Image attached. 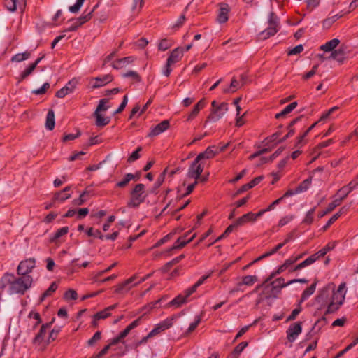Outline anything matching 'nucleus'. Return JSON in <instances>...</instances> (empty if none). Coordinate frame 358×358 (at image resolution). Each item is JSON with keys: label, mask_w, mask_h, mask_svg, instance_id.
Masks as SVG:
<instances>
[{"label": "nucleus", "mask_w": 358, "mask_h": 358, "mask_svg": "<svg viewBox=\"0 0 358 358\" xmlns=\"http://www.w3.org/2000/svg\"><path fill=\"white\" fill-rule=\"evenodd\" d=\"M345 55L344 49L340 48L332 51L329 58L336 60L338 62H343L345 59Z\"/></svg>", "instance_id": "nucleus-24"}, {"label": "nucleus", "mask_w": 358, "mask_h": 358, "mask_svg": "<svg viewBox=\"0 0 358 358\" xmlns=\"http://www.w3.org/2000/svg\"><path fill=\"white\" fill-rule=\"evenodd\" d=\"M113 78L110 74L103 75L96 78H93L90 80V85L92 89L99 88L112 82Z\"/></svg>", "instance_id": "nucleus-9"}, {"label": "nucleus", "mask_w": 358, "mask_h": 358, "mask_svg": "<svg viewBox=\"0 0 358 358\" xmlns=\"http://www.w3.org/2000/svg\"><path fill=\"white\" fill-rule=\"evenodd\" d=\"M87 234L89 236H94V237H97L99 238V239L101 240H103L105 237V236H103L101 231L99 230H96L94 231V229L92 227H90L87 231Z\"/></svg>", "instance_id": "nucleus-49"}, {"label": "nucleus", "mask_w": 358, "mask_h": 358, "mask_svg": "<svg viewBox=\"0 0 358 358\" xmlns=\"http://www.w3.org/2000/svg\"><path fill=\"white\" fill-rule=\"evenodd\" d=\"M29 318H33L36 320V322L34 324V328H36V327L38 326L41 322L39 313L35 311H31L29 313Z\"/></svg>", "instance_id": "nucleus-52"}, {"label": "nucleus", "mask_w": 358, "mask_h": 358, "mask_svg": "<svg viewBox=\"0 0 358 358\" xmlns=\"http://www.w3.org/2000/svg\"><path fill=\"white\" fill-rule=\"evenodd\" d=\"M35 66L30 64L23 72L21 73V79L23 80L29 76L35 69Z\"/></svg>", "instance_id": "nucleus-56"}, {"label": "nucleus", "mask_w": 358, "mask_h": 358, "mask_svg": "<svg viewBox=\"0 0 358 358\" xmlns=\"http://www.w3.org/2000/svg\"><path fill=\"white\" fill-rule=\"evenodd\" d=\"M346 293L345 282L341 283L336 290L334 283H329L318 292L315 304L318 305L319 309L327 308L325 314L334 313L343 304Z\"/></svg>", "instance_id": "nucleus-1"}, {"label": "nucleus", "mask_w": 358, "mask_h": 358, "mask_svg": "<svg viewBox=\"0 0 358 358\" xmlns=\"http://www.w3.org/2000/svg\"><path fill=\"white\" fill-rule=\"evenodd\" d=\"M110 315V313L105 308L103 310L95 315V320L106 319Z\"/></svg>", "instance_id": "nucleus-59"}, {"label": "nucleus", "mask_w": 358, "mask_h": 358, "mask_svg": "<svg viewBox=\"0 0 358 358\" xmlns=\"http://www.w3.org/2000/svg\"><path fill=\"white\" fill-rule=\"evenodd\" d=\"M294 216L293 215H286L283 217H282L279 222L278 226L279 227H282L287 224H288L289 222H291L294 219Z\"/></svg>", "instance_id": "nucleus-50"}, {"label": "nucleus", "mask_w": 358, "mask_h": 358, "mask_svg": "<svg viewBox=\"0 0 358 358\" xmlns=\"http://www.w3.org/2000/svg\"><path fill=\"white\" fill-rule=\"evenodd\" d=\"M78 85V80L76 79H72L68 82V83L65 85V87H68L70 92H73L76 89Z\"/></svg>", "instance_id": "nucleus-63"}, {"label": "nucleus", "mask_w": 358, "mask_h": 358, "mask_svg": "<svg viewBox=\"0 0 358 358\" xmlns=\"http://www.w3.org/2000/svg\"><path fill=\"white\" fill-rule=\"evenodd\" d=\"M50 88L49 83H45L43 86L38 89L32 91V93L36 95L45 94L48 89Z\"/></svg>", "instance_id": "nucleus-53"}, {"label": "nucleus", "mask_w": 358, "mask_h": 358, "mask_svg": "<svg viewBox=\"0 0 358 358\" xmlns=\"http://www.w3.org/2000/svg\"><path fill=\"white\" fill-rule=\"evenodd\" d=\"M199 162V161L194 159V161L192 163L187 174V178H192L196 181L200 178V176L203 171V166Z\"/></svg>", "instance_id": "nucleus-7"}, {"label": "nucleus", "mask_w": 358, "mask_h": 358, "mask_svg": "<svg viewBox=\"0 0 358 358\" xmlns=\"http://www.w3.org/2000/svg\"><path fill=\"white\" fill-rule=\"evenodd\" d=\"M302 332V322H297L292 324L286 331L287 338L290 343L296 341L299 334Z\"/></svg>", "instance_id": "nucleus-6"}, {"label": "nucleus", "mask_w": 358, "mask_h": 358, "mask_svg": "<svg viewBox=\"0 0 358 358\" xmlns=\"http://www.w3.org/2000/svg\"><path fill=\"white\" fill-rule=\"evenodd\" d=\"M297 102H292L289 105L287 106L280 113L275 115L276 119L285 117L287 115L290 113L297 106Z\"/></svg>", "instance_id": "nucleus-26"}, {"label": "nucleus", "mask_w": 358, "mask_h": 358, "mask_svg": "<svg viewBox=\"0 0 358 358\" xmlns=\"http://www.w3.org/2000/svg\"><path fill=\"white\" fill-rule=\"evenodd\" d=\"M69 231L68 227H64L57 230V231L55 234V238H59L64 235H66Z\"/></svg>", "instance_id": "nucleus-62"}, {"label": "nucleus", "mask_w": 358, "mask_h": 358, "mask_svg": "<svg viewBox=\"0 0 358 358\" xmlns=\"http://www.w3.org/2000/svg\"><path fill=\"white\" fill-rule=\"evenodd\" d=\"M26 0H6L5 6L10 12H14L17 8L21 12H23L26 7Z\"/></svg>", "instance_id": "nucleus-14"}, {"label": "nucleus", "mask_w": 358, "mask_h": 358, "mask_svg": "<svg viewBox=\"0 0 358 358\" xmlns=\"http://www.w3.org/2000/svg\"><path fill=\"white\" fill-rule=\"evenodd\" d=\"M141 150V148L138 147L136 151H134L128 158V162L131 163L138 159L140 157L139 152Z\"/></svg>", "instance_id": "nucleus-58"}, {"label": "nucleus", "mask_w": 358, "mask_h": 358, "mask_svg": "<svg viewBox=\"0 0 358 358\" xmlns=\"http://www.w3.org/2000/svg\"><path fill=\"white\" fill-rule=\"evenodd\" d=\"M94 117H96V124L98 127H104L110 122V119L105 117L101 113H94Z\"/></svg>", "instance_id": "nucleus-32"}, {"label": "nucleus", "mask_w": 358, "mask_h": 358, "mask_svg": "<svg viewBox=\"0 0 358 358\" xmlns=\"http://www.w3.org/2000/svg\"><path fill=\"white\" fill-rule=\"evenodd\" d=\"M123 77L124 78H131L133 80L139 82L141 81V78L138 73L134 71H129L123 74Z\"/></svg>", "instance_id": "nucleus-48"}, {"label": "nucleus", "mask_w": 358, "mask_h": 358, "mask_svg": "<svg viewBox=\"0 0 358 358\" xmlns=\"http://www.w3.org/2000/svg\"><path fill=\"white\" fill-rule=\"evenodd\" d=\"M64 192H59L55 194L53 200L63 202L65 200L69 199L71 196L70 194H64Z\"/></svg>", "instance_id": "nucleus-46"}, {"label": "nucleus", "mask_w": 358, "mask_h": 358, "mask_svg": "<svg viewBox=\"0 0 358 358\" xmlns=\"http://www.w3.org/2000/svg\"><path fill=\"white\" fill-rule=\"evenodd\" d=\"M71 93L72 92H70L69 89H68V87H65L64 86L56 92V96L58 98H64V96Z\"/></svg>", "instance_id": "nucleus-55"}, {"label": "nucleus", "mask_w": 358, "mask_h": 358, "mask_svg": "<svg viewBox=\"0 0 358 358\" xmlns=\"http://www.w3.org/2000/svg\"><path fill=\"white\" fill-rule=\"evenodd\" d=\"M134 178L135 176L134 174L127 173L122 180L116 184V186L120 188L124 187L131 180H134Z\"/></svg>", "instance_id": "nucleus-40"}, {"label": "nucleus", "mask_w": 358, "mask_h": 358, "mask_svg": "<svg viewBox=\"0 0 358 358\" xmlns=\"http://www.w3.org/2000/svg\"><path fill=\"white\" fill-rule=\"evenodd\" d=\"M173 45V42L171 40L166 38L162 39L159 45L158 48L159 50L165 51Z\"/></svg>", "instance_id": "nucleus-42"}, {"label": "nucleus", "mask_w": 358, "mask_h": 358, "mask_svg": "<svg viewBox=\"0 0 358 358\" xmlns=\"http://www.w3.org/2000/svg\"><path fill=\"white\" fill-rule=\"evenodd\" d=\"M188 289H185L183 294H179L178 296L174 298L172 301H171L167 305V307H174L175 308H178L181 307L182 305L186 304L188 302V298L192 294H188Z\"/></svg>", "instance_id": "nucleus-13"}, {"label": "nucleus", "mask_w": 358, "mask_h": 358, "mask_svg": "<svg viewBox=\"0 0 358 358\" xmlns=\"http://www.w3.org/2000/svg\"><path fill=\"white\" fill-rule=\"evenodd\" d=\"M94 10H92L87 13H84L80 17L77 18L76 20L78 22V24L81 26L84 23L88 22L92 18V15Z\"/></svg>", "instance_id": "nucleus-45"}, {"label": "nucleus", "mask_w": 358, "mask_h": 358, "mask_svg": "<svg viewBox=\"0 0 358 358\" xmlns=\"http://www.w3.org/2000/svg\"><path fill=\"white\" fill-rule=\"evenodd\" d=\"M341 205V200H336L334 199L331 203H330L327 209L321 213H319L318 216L319 217H322L327 213H329L330 212L333 211L335 208Z\"/></svg>", "instance_id": "nucleus-31"}, {"label": "nucleus", "mask_w": 358, "mask_h": 358, "mask_svg": "<svg viewBox=\"0 0 358 358\" xmlns=\"http://www.w3.org/2000/svg\"><path fill=\"white\" fill-rule=\"evenodd\" d=\"M341 17V15L336 14L331 17L326 18L322 21L323 28L325 29H329L332 26V24Z\"/></svg>", "instance_id": "nucleus-30"}, {"label": "nucleus", "mask_w": 358, "mask_h": 358, "mask_svg": "<svg viewBox=\"0 0 358 358\" xmlns=\"http://www.w3.org/2000/svg\"><path fill=\"white\" fill-rule=\"evenodd\" d=\"M33 279L31 275H24L16 277L13 274L6 273L0 280V288L4 289L8 287L10 294H24L32 285Z\"/></svg>", "instance_id": "nucleus-2"}, {"label": "nucleus", "mask_w": 358, "mask_h": 358, "mask_svg": "<svg viewBox=\"0 0 358 358\" xmlns=\"http://www.w3.org/2000/svg\"><path fill=\"white\" fill-rule=\"evenodd\" d=\"M351 188H350L348 185L343 186L337 192L336 196L341 194V196L339 198L335 199L336 200H341V203L342 201L347 197V196L352 192Z\"/></svg>", "instance_id": "nucleus-33"}, {"label": "nucleus", "mask_w": 358, "mask_h": 358, "mask_svg": "<svg viewBox=\"0 0 358 358\" xmlns=\"http://www.w3.org/2000/svg\"><path fill=\"white\" fill-rule=\"evenodd\" d=\"M169 127V121L164 120L157 124L150 132V136H155L165 131Z\"/></svg>", "instance_id": "nucleus-18"}, {"label": "nucleus", "mask_w": 358, "mask_h": 358, "mask_svg": "<svg viewBox=\"0 0 358 358\" xmlns=\"http://www.w3.org/2000/svg\"><path fill=\"white\" fill-rule=\"evenodd\" d=\"M195 237V234H193L187 241L184 240L183 238H178L175 244L169 250H176L182 248L187 243L191 242Z\"/></svg>", "instance_id": "nucleus-28"}, {"label": "nucleus", "mask_w": 358, "mask_h": 358, "mask_svg": "<svg viewBox=\"0 0 358 358\" xmlns=\"http://www.w3.org/2000/svg\"><path fill=\"white\" fill-rule=\"evenodd\" d=\"M134 60L135 57L131 56L120 59L113 62V67L117 69H122L125 67L129 64L132 63Z\"/></svg>", "instance_id": "nucleus-20"}, {"label": "nucleus", "mask_w": 358, "mask_h": 358, "mask_svg": "<svg viewBox=\"0 0 358 358\" xmlns=\"http://www.w3.org/2000/svg\"><path fill=\"white\" fill-rule=\"evenodd\" d=\"M317 68H318V65L313 66L312 69L310 71H308L306 73H305L304 75H303V78L304 80H308V79L310 78L311 77H313L316 73Z\"/></svg>", "instance_id": "nucleus-60"}, {"label": "nucleus", "mask_w": 358, "mask_h": 358, "mask_svg": "<svg viewBox=\"0 0 358 358\" xmlns=\"http://www.w3.org/2000/svg\"><path fill=\"white\" fill-rule=\"evenodd\" d=\"M77 296H78V294H77L76 292L73 289H69L64 294V298L66 300L76 299Z\"/></svg>", "instance_id": "nucleus-57"}, {"label": "nucleus", "mask_w": 358, "mask_h": 358, "mask_svg": "<svg viewBox=\"0 0 358 358\" xmlns=\"http://www.w3.org/2000/svg\"><path fill=\"white\" fill-rule=\"evenodd\" d=\"M45 127L50 131L55 127V113L52 110H50L47 114Z\"/></svg>", "instance_id": "nucleus-29"}, {"label": "nucleus", "mask_w": 358, "mask_h": 358, "mask_svg": "<svg viewBox=\"0 0 358 358\" xmlns=\"http://www.w3.org/2000/svg\"><path fill=\"white\" fill-rule=\"evenodd\" d=\"M206 101L204 99H201L193 108L192 110L187 116V121L193 120L200 112V110L204 108Z\"/></svg>", "instance_id": "nucleus-19"}, {"label": "nucleus", "mask_w": 358, "mask_h": 358, "mask_svg": "<svg viewBox=\"0 0 358 358\" xmlns=\"http://www.w3.org/2000/svg\"><path fill=\"white\" fill-rule=\"evenodd\" d=\"M85 1V0H77L76 3L73 6L69 7V11L73 13H78Z\"/></svg>", "instance_id": "nucleus-51"}, {"label": "nucleus", "mask_w": 358, "mask_h": 358, "mask_svg": "<svg viewBox=\"0 0 358 358\" xmlns=\"http://www.w3.org/2000/svg\"><path fill=\"white\" fill-rule=\"evenodd\" d=\"M218 153V150L215 146H210L206 150L197 155L195 159L200 161L204 159H210L215 157Z\"/></svg>", "instance_id": "nucleus-17"}, {"label": "nucleus", "mask_w": 358, "mask_h": 358, "mask_svg": "<svg viewBox=\"0 0 358 358\" xmlns=\"http://www.w3.org/2000/svg\"><path fill=\"white\" fill-rule=\"evenodd\" d=\"M340 41L338 38H334L320 46V49L324 52H332L338 45Z\"/></svg>", "instance_id": "nucleus-21"}, {"label": "nucleus", "mask_w": 358, "mask_h": 358, "mask_svg": "<svg viewBox=\"0 0 358 358\" xmlns=\"http://www.w3.org/2000/svg\"><path fill=\"white\" fill-rule=\"evenodd\" d=\"M57 287V284L55 282H53L50 285V287L43 294L41 301H43L45 297L52 295V294L55 292Z\"/></svg>", "instance_id": "nucleus-44"}, {"label": "nucleus", "mask_w": 358, "mask_h": 358, "mask_svg": "<svg viewBox=\"0 0 358 358\" xmlns=\"http://www.w3.org/2000/svg\"><path fill=\"white\" fill-rule=\"evenodd\" d=\"M141 318H138L137 320L133 321L130 324H129L120 334L112 339V344H117L118 343H124V338L129 334L131 330L136 328L138 326Z\"/></svg>", "instance_id": "nucleus-11"}, {"label": "nucleus", "mask_w": 358, "mask_h": 358, "mask_svg": "<svg viewBox=\"0 0 358 358\" xmlns=\"http://www.w3.org/2000/svg\"><path fill=\"white\" fill-rule=\"evenodd\" d=\"M273 14H271L270 20H269V27L265 31L261 32L260 36L262 39H266L269 36H273L277 31V22L273 18Z\"/></svg>", "instance_id": "nucleus-15"}, {"label": "nucleus", "mask_w": 358, "mask_h": 358, "mask_svg": "<svg viewBox=\"0 0 358 358\" xmlns=\"http://www.w3.org/2000/svg\"><path fill=\"white\" fill-rule=\"evenodd\" d=\"M301 257H302V255H300L297 257H292L287 259L285 262V263L278 268L276 273H280L285 271L289 266H291L292 264L295 263L296 261H298Z\"/></svg>", "instance_id": "nucleus-25"}, {"label": "nucleus", "mask_w": 358, "mask_h": 358, "mask_svg": "<svg viewBox=\"0 0 358 358\" xmlns=\"http://www.w3.org/2000/svg\"><path fill=\"white\" fill-rule=\"evenodd\" d=\"M141 318H138L137 320L133 321L130 324H129L120 334L112 339V344H117L118 343H124V338L129 334L131 330L136 328L138 326Z\"/></svg>", "instance_id": "nucleus-12"}, {"label": "nucleus", "mask_w": 358, "mask_h": 358, "mask_svg": "<svg viewBox=\"0 0 358 358\" xmlns=\"http://www.w3.org/2000/svg\"><path fill=\"white\" fill-rule=\"evenodd\" d=\"M341 216V213H335L327 222L326 225L324 227V229H326L329 227L339 217Z\"/></svg>", "instance_id": "nucleus-64"}, {"label": "nucleus", "mask_w": 358, "mask_h": 358, "mask_svg": "<svg viewBox=\"0 0 358 358\" xmlns=\"http://www.w3.org/2000/svg\"><path fill=\"white\" fill-rule=\"evenodd\" d=\"M235 222H236V224H237L238 227L243 226L249 222H254V220L252 217V213L249 212V213L242 215L241 217L238 218Z\"/></svg>", "instance_id": "nucleus-27"}, {"label": "nucleus", "mask_w": 358, "mask_h": 358, "mask_svg": "<svg viewBox=\"0 0 358 358\" xmlns=\"http://www.w3.org/2000/svg\"><path fill=\"white\" fill-rule=\"evenodd\" d=\"M311 184V178L304 180L299 186H297L296 192L301 193L306 191Z\"/></svg>", "instance_id": "nucleus-39"}, {"label": "nucleus", "mask_w": 358, "mask_h": 358, "mask_svg": "<svg viewBox=\"0 0 358 358\" xmlns=\"http://www.w3.org/2000/svg\"><path fill=\"white\" fill-rule=\"evenodd\" d=\"M130 194L131 198L127 203V206L129 208H137L145 199V185L141 183L137 184Z\"/></svg>", "instance_id": "nucleus-3"}, {"label": "nucleus", "mask_w": 358, "mask_h": 358, "mask_svg": "<svg viewBox=\"0 0 358 358\" xmlns=\"http://www.w3.org/2000/svg\"><path fill=\"white\" fill-rule=\"evenodd\" d=\"M89 194V192L85 190L79 196V198L74 199L73 201V204L74 206H81L83 205L86 201L87 198L86 196Z\"/></svg>", "instance_id": "nucleus-43"}, {"label": "nucleus", "mask_w": 358, "mask_h": 358, "mask_svg": "<svg viewBox=\"0 0 358 358\" xmlns=\"http://www.w3.org/2000/svg\"><path fill=\"white\" fill-rule=\"evenodd\" d=\"M183 49L182 48H176L170 54L167 59L166 64L163 70V74L169 76L172 71L171 66L178 62L183 56Z\"/></svg>", "instance_id": "nucleus-4"}, {"label": "nucleus", "mask_w": 358, "mask_h": 358, "mask_svg": "<svg viewBox=\"0 0 358 358\" xmlns=\"http://www.w3.org/2000/svg\"><path fill=\"white\" fill-rule=\"evenodd\" d=\"M316 289V283L312 284L309 287L306 289L302 295H301V303L306 300L310 296H311L315 291Z\"/></svg>", "instance_id": "nucleus-35"}, {"label": "nucleus", "mask_w": 358, "mask_h": 358, "mask_svg": "<svg viewBox=\"0 0 358 358\" xmlns=\"http://www.w3.org/2000/svg\"><path fill=\"white\" fill-rule=\"evenodd\" d=\"M201 318L200 316H196L195 318V321L190 324L189 328L187 329V333L189 334L192 332L201 322Z\"/></svg>", "instance_id": "nucleus-54"}, {"label": "nucleus", "mask_w": 358, "mask_h": 358, "mask_svg": "<svg viewBox=\"0 0 358 358\" xmlns=\"http://www.w3.org/2000/svg\"><path fill=\"white\" fill-rule=\"evenodd\" d=\"M172 319H167L158 324L150 333L149 336H155L172 326Z\"/></svg>", "instance_id": "nucleus-16"}, {"label": "nucleus", "mask_w": 358, "mask_h": 358, "mask_svg": "<svg viewBox=\"0 0 358 358\" xmlns=\"http://www.w3.org/2000/svg\"><path fill=\"white\" fill-rule=\"evenodd\" d=\"M303 50V45H298L296 47H294V48L289 50L288 52V55H297V54H299L300 52H301Z\"/></svg>", "instance_id": "nucleus-61"}, {"label": "nucleus", "mask_w": 358, "mask_h": 358, "mask_svg": "<svg viewBox=\"0 0 358 358\" xmlns=\"http://www.w3.org/2000/svg\"><path fill=\"white\" fill-rule=\"evenodd\" d=\"M241 86V84H240V83L236 78H234L231 82L230 87L227 89H225L224 90V92L233 93L236 92L238 88H240Z\"/></svg>", "instance_id": "nucleus-38"}, {"label": "nucleus", "mask_w": 358, "mask_h": 358, "mask_svg": "<svg viewBox=\"0 0 358 358\" xmlns=\"http://www.w3.org/2000/svg\"><path fill=\"white\" fill-rule=\"evenodd\" d=\"M210 275H211V273H210L209 274H208L206 275L202 276L192 287L188 288L187 294L194 293L196 292V289L200 285H201L204 282V281L210 276Z\"/></svg>", "instance_id": "nucleus-34"}, {"label": "nucleus", "mask_w": 358, "mask_h": 358, "mask_svg": "<svg viewBox=\"0 0 358 358\" xmlns=\"http://www.w3.org/2000/svg\"><path fill=\"white\" fill-rule=\"evenodd\" d=\"M35 267V259L30 258L24 261H22L17 268V272L19 275H28L31 273L32 269Z\"/></svg>", "instance_id": "nucleus-8"}, {"label": "nucleus", "mask_w": 358, "mask_h": 358, "mask_svg": "<svg viewBox=\"0 0 358 358\" xmlns=\"http://www.w3.org/2000/svg\"><path fill=\"white\" fill-rule=\"evenodd\" d=\"M108 100L107 99H102L100 100L99 103L94 113H101L108 110V106H106Z\"/></svg>", "instance_id": "nucleus-47"}, {"label": "nucleus", "mask_w": 358, "mask_h": 358, "mask_svg": "<svg viewBox=\"0 0 358 358\" xmlns=\"http://www.w3.org/2000/svg\"><path fill=\"white\" fill-rule=\"evenodd\" d=\"M229 6L226 4L221 5L217 16V21L220 23H224L228 20Z\"/></svg>", "instance_id": "nucleus-22"}, {"label": "nucleus", "mask_w": 358, "mask_h": 358, "mask_svg": "<svg viewBox=\"0 0 358 358\" xmlns=\"http://www.w3.org/2000/svg\"><path fill=\"white\" fill-rule=\"evenodd\" d=\"M50 324H43L41 327V329L38 332V334L35 336L34 338L33 343L34 344H40L43 340L44 336L46 334L47 330L50 328Z\"/></svg>", "instance_id": "nucleus-23"}, {"label": "nucleus", "mask_w": 358, "mask_h": 358, "mask_svg": "<svg viewBox=\"0 0 358 358\" xmlns=\"http://www.w3.org/2000/svg\"><path fill=\"white\" fill-rule=\"evenodd\" d=\"M257 277L256 275H245L242 278V282L238 285H244L247 286H251L257 281Z\"/></svg>", "instance_id": "nucleus-36"}, {"label": "nucleus", "mask_w": 358, "mask_h": 358, "mask_svg": "<svg viewBox=\"0 0 358 358\" xmlns=\"http://www.w3.org/2000/svg\"><path fill=\"white\" fill-rule=\"evenodd\" d=\"M30 55H31V53L27 51H26L23 53H18V54L15 55L12 57L11 61L15 62H22V61H24V60L29 59L30 57Z\"/></svg>", "instance_id": "nucleus-37"}, {"label": "nucleus", "mask_w": 358, "mask_h": 358, "mask_svg": "<svg viewBox=\"0 0 358 358\" xmlns=\"http://www.w3.org/2000/svg\"><path fill=\"white\" fill-rule=\"evenodd\" d=\"M141 318H138L137 320L133 321L130 324H129L120 334L112 339V344H117L118 343H124V338L129 334L131 330L136 328L138 326Z\"/></svg>", "instance_id": "nucleus-10"}, {"label": "nucleus", "mask_w": 358, "mask_h": 358, "mask_svg": "<svg viewBox=\"0 0 358 358\" xmlns=\"http://www.w3.org/2000/svg\"><path fill=\"white\" fill-rule=\"evenodd\" d=\"M316 207L310 209L307 212L304 219L303 220V223L306 224H310L313 222L314 213L315 212Z\"/></svg>", "instance_id": "nucleus-41"}, {"label": "nucleus", "mask_w": 358, "mask_h": 358, "mask_svg": "<svg viewBox=\"0 0 358 358\" xmlns=\"http://www.w3.org/2000/svg\"><path fill=\"white\" fill-rule=\"evenodd\" d=\"M228 111V104L225 102L220 103L219 107L211 108L210 114L208 117V120L217 122L221 119Z\"/></svg>", "instance_id": "nucleus-5"}]
</instances>
